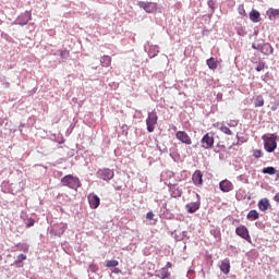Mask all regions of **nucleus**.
<instances>
[{"label":"nucleus","mask_w":279,"mask_h":279,"mask_svg":"<svg viewBox=\"0 0 279 279\" xmlns=\"http://www.w3.org/2000/svg\"><path fill=\"white\" fill-rule=\"evenodd\" d=\"M208 5H213V1H208Z\"/></svg>","instance_id":"nucleus-48"},{"label":"nucleus","mask_w":279,"mask_h":279,"mask_svg":"<svg viewBox=\"0 0 279 279\" xmlns=\"http://www.w3.org/2000/svg\"><path fill=\"white\" fill-rule=\"evenodd\" d=\"M87 199L89 202L90 208H94V209L99 208V205L101 204V199L99 198V196H97V194H89Z\"/></svg>","instance_id":"nucleus-13"},{"label":"nucleus","mask_w":279,"mask_h":279,"mask_svg":"<svg viewBox=\"0 0 279 279\" xmlns=\"http://www.w3.org/2000/svg\"><path fill=\"white\" fill-rule=\"evenodd\" d=\"M146 218H148L151 221V219H154V213L148 211L147 215H146Z\"/></svg>","instance_id":"nucleus-41"},{"label":"nucleus","mask_w":279,"mask_h":279,"mask_svg":"<svg viewBox=\"0 0 279 279\" xmlns=\"http://www.w3.org/2000/svg\"><path fill=\"white\" fill-rule=\"evenodd\" d=\"M210 234L216 239V241H221V231L213 229L210 230Z\"/></svg>","instance_id":"nucleus-28"},{"label":"nucleus","mask_w":279,"mask_h":279,"mask_svg":"<svg viewBox=\"0 0 279 279\" xmlns=\"http://www.w3.org/2000/svg\"><path fill=\"white\" fill-rule=\"evenodd\" d=\"M264 140V149L268 151V154H272L276 151V147H278V143L276 142V136L271 135L269 137L263 136Z\"/></svg>","instance_id":"nucleus-2"},{"label":"nucleus","mask_w":279,"mask_h":279,"mask_svg":"<svg viewBox=\"0 0 279 279\" xmlns=\"http://www.w3.org/2000/svg\"><path fill=\"white\" fill-rule=\"evenodd\" d=\"M34 223H35L34 219H29L28 222L26 223V228H32Z\"/></svg>","instance_id":"nucleus-40"},{"label":"nucleus","mask_w":279,"mask_h":279,"mask_svg":"<svg viewBox=\"0 0 279 279\" xmlns=\"http://www.w3.org/2000/svg\"><path fill=\"white\" fill-rule=\"evenodd\" d=\"M100 64L101 66H110V64H112V58H110V56H104L100 58Z\"/></svg>","instance_id":"nucleus-23"},{"label":"nucleus","mask_w":279,"mask_h":279,"mask_svg":"<svg viewBox=\"0 0 279 279\" xmlns=\"http://www.w3.org/2000/svg\"><path fill=\"white\" fill-rule=\"evenodd\" d=\"M260 52L265 56H269V53H274V48L269 44H263Z\"/></svg>","instance_id":"nucleus-21"},{"label":"nucleus","mask_w":279,"mask_h":279,"mask_svg":"<svg viewBox=\"0 0 279 279\" xmlns=\"http://www.w3.org/2000/svg\"><path fill=\"white\" fill-rule=\"evenodd\" d=\"M250 19L253 23H258L260 21V12H258L257 10H252L250 12Z\"/></svg>","instance_id":"nucleus-20"},{"label":"nucleus","mask_w":279,"mask_h":279,"mask_svg":"<svg viewBox=\"0 0 279 279\" xmlns=\"http://www.w3.org/2000/svg\"><path fill=\"white\" fill-rule=\"evenodd\" d=\"M29 21H32V13H29V11H25L24 13H22L15 21L14 24L15 25H27V23H29Z\"/></svg>","instance_id":"nucleus-7"},{"label":"nucleus","mask_w":279,"mask_h":279,"mask_svg":"<svg viewBox=\"0 0 279 279\" xmlns=\"http://www.w3.org/2000/svg\"><path fill=\"white\" fill-rule=\"evenodd\" d=\"M112 274H121V270L119 268H113Z\"/></svg>","instance_id":"nucleus-42"},{"label":"nucleus","mask_w":279,"mask_h":279,"mask_svg":"<svg viewBox=\"0 0 279 279\" xmlns=\"http://www.w3.org/2000/svg\"><path fill=\"white\" fill-rule=\"evenodd\" d=\"M235 234L238 236H241V239H244L247 241V243H252V238L250 236V231L247 230V227L245 226H240L235 229Z\"/></svg>","instance_id":"nucleus-6"},{"label":"nucleus","mask_w":279,"mask_h":279,"mask_svg":"<svg viewBox=\"0 0 279 279\" xmlns=\"http://www.w3.org/2000/svg\"><path fill=\"white\" fill-rule=\"evenodd\" d=\"M255 70L260 73V71H264L265 70V62H258L257 63V66L255 68Z\"/></svg>","instance_id":"nucleus-34"},{"label":"nucleus","mask_w":279,"mask_h":279,"mask_svg":"<svg viewBox=\"0 0 279 279\" xmlns=\"http://www.w3.org/2000/svg\"><path fill=\"white\" fill-rule=\"evenodd\" d=\"M277 172L278 170H276V168L274 167H267L263 169V173H266L268 175H276Z\"/></svg>","instance_id":"nucleus-26"},{"label":"nucleus","mask_w":279,"mask_h":279,"mask_svg":"<svg viewBox=\"0 0 279 279\" xmlns=\"http://www.w3.org/2000/svg\"><path fill=\"white\" fill-rule=\"evenodd\" d=\"M247 219H252L253 221H256V219H258V211H256L255 209L251 210L248 214H247Z\"/></svg>","instance_id":"nucleus-27"},{"label":"nucleus","mask_w":279,"mask_h":279,"mask_svg":"<svg viewBox=\"0 0 279 279\" xmlns=\"http://www.w3.org/2000/svg\"><path fill=\"white\" fill-rule=\"evenodd\" d=\"M220 271H222V274H230V259H223L220 264Z\"/></svg>","instance_id":"nucleus-18"},{"label":"nucleus","mask_w":279,"mask_h":279,"mask_svg":"<svg viewBox=\"0 0 279 279\" xmlns=\"http://www.w3.org/2000/svg\"><path fill=\"white\" fill-rule=\"evenodd\" d=\"M253 156L254 158H263V151L260 149H255Z\"/></svg>","instance_id":"nucleus-35"},{"label":"nucleus","mask_w":279,"mask_h":279,"mask_svg":"<svg viewBox=\"0 0 279 279\" xmlns=\"http://www.w3.org/2000/svg\"><path fill=\"white\" fill-rule=\"evenodd\" d=\"M138 8H142V10H145L148 14H151L156 12V9L158 5L155 2H145V1H140L137 2Z\"/></svg>","instance_id":"nucleus-5"},{"label":"nucleus","mask_w":279,"mask_h":279,"mask_svg":"<svg viewBox=\"0 0 279 279\" xmlns=\"http://www.w3.org/2000/svg\"><path fill=\"white\" fill-rule=\"evenodd\" d=\"M192 181L195 186H202L204 184V174L199 170H196L192 174Z\"/></svg>","instance_id":"nucleus-12"},{"label":"nucleus","mask_w":279,"mask_h":279,"mask_svg":"<svg viewBox=\"0 0 279 279\" xmlns=\"http://www.w3.org/2000/svg\"><path fill=\"white\" fill-rule=\"evenodd\" d=\"M208 5H213V1H208Z\"/></svg>","instance_id":"nucleus-47"},{"label":"nucleus","mask_w":279,"mask_h":279,"mask_svg":"<svg viewBox=\"0 0 279 279\" xmlns=\"http://www.w3.org/2000/svg\"><path fill=\"white\" fill-rule=\"evenodd\" d=\"M66 228L68 226L64 222L54 223L52 226V234H54V236H61L66 231Z\"/></svg>","instance_id":"nucleus-10"},{"label":"nucleus","mask_w":279,"mask_h":279,"mask_svg":"<svg viewBox=\"0 0 279 279\" xmlns=\"http://www.w3.org/2000/svg\"><path fill=\"white\" fill-rule=\"evenodd\" d=\"M219 189L220 191H222V193H230V191L234 189V185L232 184V182L226 179L219 183Z\"/></svg>","instance_id":"nucleus-14"},{"label":"nucleus","mask_w":279,"mask_h":279,"mask_svg":"<svg viewBox=\"0 0 279 279\" xmlns=\"http://www.w3.org/2000/svg\"><path fill=\"white\" fill-rule=\"evenodd\" d=\"M20 250H21V252H28V251H29V245H27V244H21V245H20Z\"/></svg>","instance_id":"nucleus-38"},{"label":"nucleus","mask_w":279,"mask_h":279,"mask_svg":"<svg viewBox=\"0 0 279 279\" xmlns=\"http://www.w3.org/2000/svg\"><path fill=\"white\" fill-rule=\"evenodd\" d=\"M216 128H219V123L216 124Z\"/></svg>","instance_id":"nucleus-49"},{"label":"nucleus","mask_w":279,"mask_h":279,"mask_svg":"<svg viewBox=\"0 0 279 279\" xmlns=\"http://www.w3.org/2000/svg\"><path fill=\"white\" fill-rule=\"evenodd\" d=\"M147 132L151 133L156 130V125H158V114L156 112H148V117L146 119Z\"/></svg>","instance_id":"nucleus-3"},{"label":"nucleus","mask_w":279,"mask_h":279,"mask_svg":"<svg viewBox=\"0 0 279 279\" xmlns=\"http://www.w3.org/2000/svg\"><path fill=\"white\" fill-rule=\"evenodd\" d=\"M167 267H171V263L170 262L167 263Z\"/></svg>","instance_id":"nucleus-46"},{"label":"nucleus","mask_w":279,"mask_h":279,"mask_svg":"<svg viewBox=\"0 0 279 279\" xmlns=\"http://www.w3.org/2000/svg\"><path fill=\"white\" fill-rule=\"evenodd\" d=\"M173 132H178V126H172Z\"/></svg>","instance_id":"nucleus-45"},{"label":"nucleus","mask_w":279,"mask_h":279,"mask_svg":"<svg viewBox=\"0 0 279 279\" xmlns=\"http://www.w3.org/2000/svg\"><path fill=\"white\" fill-rule=\"evenodd\" d=\"M267 15L269 19H271V16H279V9H269L267 11Z\"/></svg>","instance_id":"nucleus-31"},{"label":"nucleus","mask_w":279,"mask_h":279,"mask_svg":"<svg viewBox=\"0 0 279 279\" xmlns=\"http://www.w3.org/2000/svg\"><path fill=\"white\" fill-rule=\"evenodd\" d=\"M156 278L169 279L171 278V272L167 268H161L156 272Z\"/></svg>","instance_id":"nucleus-17"},{"label":"nucleus","mask_w":279,"mask_h":279,"mask_svg":"<svg viewBox=\"0 0 279 279\" xmlns=\"http://www.w3.org/2000/svg\"><path fill=\"white\" fill-rule=\"evenodd\" d=\"M168 186L171 197H182V190L180 186H178V184H170Z\"/></svg>","instance_id":"nucleus-16"},{"label":"nucleus","mask_w":279,"mask_h":279,"mask_svg":"<svg viewBox=\"0 0 279 279\" xmlns=\"http://www.w3.org/2000/svg\"><path fill=\"white\" fill-rule=\"evenodd\" d=\"M201 143L204 149H210L215 145V137L207 133L202 137Z\"/></svg>","instance_id":"nucleus-8"},{"label":"nucleus","mask_w":279,"mask_h":279,"mask_svg":"<svg viewBox=\"0 0 279 279\" xmlns=\"http://www.w3.org/2000/svg\"><path fill=\"white\" fill-rule=\"evenodd\" d=\"M144 51L148 53L149 58H156V56L160 53V48L157 45L150 46L149 43H147V45L144 46Z\"/></svg>","instance_id":"nucleus-11"},{"label":"nucleus","mask_w":279,"mask_h":279,"mask_svg":"<svg viewBox=\"0 0 279 279\" xmlns=\"http://www.w3.org/2000/svg\"><path fill=\"white\" fill-rule=\"evenodd\" d=\"M207 66L208 69H210L211 71H215V69H217L218 64H217V60H215V58H209L207 60Z\"/></svg>","instance_id":"nucleus-24"},{"label":"nucleus","mask_w":279,"mask_h":279,"mask_svg":"<svg viewBox=\"0 0 279 279\" xmlns=\"http://www.w3.org/2000/svg\"><path fill=\"white\" fill-rule=\"evenodd\" d=\"M275 202L279 203V193L275 195Z\"/></svg>","instance_id":"nucleus-44"},{"label":"nucleus","mask_w":279,"mask_h":279,"mask_svg":"<svg viewBox=\"0 0 279 279\" xmlns=\"http://www.w3.org/2000/svg\"><path fill=\"white\" fill-rule=\"evenodd\" d=\"M98 270H99V267H97V265L92 264L89 266V271H92V274H96V271Z\"/></svg>","instance_id":"nucleus-37"},{"label":"nucleus","mask_w":279,"mask_h":279,"mask_svg":"<svg viewBox=\"0 0 279 279\" xmlns=\"http://www.w3.org/2000/svg\"><path fill=\"white\" fill-rule=\"evenodd\" d=\"M236 34H238V36H245L247 34V32L245 31V27L240 26L236 28Z\"/></svg>","instance_id":"nucleus-33"},{"label":"nucleus","mask_w":279,"mask_h":279,"mask_svg":"<svg viewBox=\"0 0 279 279\" xmlns=\"http://www.w3.org/2000/svg\"><path fill=\"white\" fill-rule=\"evenodd\" d=\"M99 180H104L105 182H110L112 178H114V171L110 168L99 169L96 173Z\"/></svg>","instance_id":"nucleus-4"},{"label":"nucleus","mask_w":279,"mask_h":279,"mask_svg":"<svg viewBox=\"0 0 279 279\" xmlns=\"http://www.w3.org/2000/svg\"><path fill=\"white\" fill-rule=\"evenodd\" d=\"M238 124H239V122H236V121L233 120V121H231V124H230V125H231L232 128H235V125H238Z\"/></svg>","instance_id":"nucleus-43"},{"label":"nucleus","mask_w":279,"mask_h":279,"mask_svg":"<svg viewBox=\"0 0 279 279\" xmlns=\"http://www.w3.org/2000/svg\"><path fill=\"white\" fill-rule=\"evenodd\" d=\"M252 47H253V49H256L257 51H262V49H263V44H256V43H254V44L252 45Z\"/></svg>","instance_id":"nucleus-36"},{"label":"nucleus","mask_w":279,"mask_h":279,"mask_svg":"<svg viewBox=\"0 0 279 279\" xmlns=\"http://www.w3.org/2000/svg\"><path fill=\"white\" fill-rule=\"evenodd\" d=\"M219 130L223 134H227V136H232V130H230V128H228L226 125H221V126H219Z\"/></svg>","instance_id":"nucleus-30"},{"label":"nucleus","mask_w":279,"mask_h":279,"mask_svg":"<svg viewBox=\"0 0 279 279\" xmlns=\"http://www.w3.org/2000/svg\"><path fill=\"white\" fill-rule=\"evenodd\" d=\"M61 184L63 186H68L69 189H73L74 191H77L80 186H82V183L80 182V179L77 177H73V174H68L61 179Z\"/></svg>","instance_id":"nucleus-1"},{"label":"nucleus","mask_w":279,"mask_h":279,"mask_svg":"<svg viewBox=\"0 0 279 279\" xmlns=\"http://www.w3.org/2000/svg\"><path fill=\"white\" fill-rule=\"evenodd\" d=\"M54 56H60L61 62H66L69 60V51L68 50H58Z\"/></svg>","instance_id":"nucleus-22"},{"label":"nucleus","mask_w":279,"mask_h":279,"mask_svg":"<svg viewBox=\"0 0 279 279\" xmlns=\"http://www.w3.org/2000/svg\"><path fill=\"white\" fill-rule=\"evenodd\" d=\"M255 108H263L265 106V99H263V96H257L254 100Z\"/></svg>","instance_id":"nucleus-25"},{"label":"nucleus","mask_w":279,"mask_h":279,"mask_svg":"<svg viewBox=\"0 0 279 279\" xmlns=\"http://www.w3.org/2000/svg\"><path fill=\"white\" fill-rule=\"evenodd\" d=\"M23 260H27V255L20 254L15 260V265H19V263H23Z\"/></svg>","instance_id":"nucleus-32"},{"label":"nucleus","mask_w":279,"mask_h":279,"mask_svg":"<svg viewBox=\"0 0 279 279\" xmlns=\"http://www.w3.org/2000/svg\"><path fill=\"white\" fill-rule=\"evenodd\" d=\"M269 206H271V204H269L268 198H262L258 202V208H259V210H262V213H265V210H267V208H269Z\"/></svg>","instance_id":"nucleus-19"},{"label":"nucleus","mask_w":279,"mask_h":279,"mask_svg":"<svg viewBox=\"0 0 279 279\" xmlns=\"http://www.w3.org/2000/svg\"><path fill=\"white\" fill-rule=\"evenodd\" d=\"M239 14H241V16H247V13H245V8H243V5L239 7Z\"/></svg>","instance_id":"nucleus-39"},{"label":"nucleus","mask_w":279,"mask_h":279,"mask_svg":"<svg viewBox=\"0 0 279 279\" xmlns=\"http://www.w3.org/2000/svg\"><path fill=\"white\" fill-rule=\"evenodd\" d=\"M201 206L199 201L192 202L185 205V210L190 214L193 215L194 213H197L198 208Z\"/></svg>","instance_id":"nucleus-15"},{"label":"nucleus","mask_w":279,"mask_h":279,"mask_svg":"<svg viewBox=\"0 0 279 279\" xmlns=\"http://www.w3.org/2000/svg\"><path fill=\"white\" fill-rule=\"evenodd\" d=\"M105 267H119V260L117 259H110V260H107L106 264H105Z\"/></svg>","instance_id":"nucleus-29"},{"label":"nucleus","mask_w":279,"mask_h":279,"mask_svg":"<svg viewBox=\"0 0 279 279\" xmlns=\"http://www.w3.org/2000/svg\"><path fill=\"white\" fill-rule=\"evenodd\" d=\"M175 138L182 142L184 145H192L193 141H191V136H189L187 132L184 131H177Z\"/></svg>","instance_id":"nucleus-9"}]
</instances>
